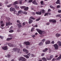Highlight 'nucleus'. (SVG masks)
Instances as JSON below:
<instances>
[{"label": "nucleus", "mask_w": 61, "mask_h": 61, "mask_svg": "<svg viewBox=\"0 0 61 61\" xmlns=\"http://www.w3.org/2000/svg\"><path fill=\"white\" fill-rule=\"evenodd\" d=\"M51 15V13L49 12L46 13L44 15V16H46V15Z\"/></svg>", "instance_id": "obj_17"}, {"label": "nucleus", "mask_w": 61, "mask_h": 61, "mask_svg": "<svg viewBox=\"0 0 61 61\" xmlns=\"http://www.w3.org/2000/svg\"><path fill=\"white\" fill-rule=\"evenodd\" d=\"M12 38H8L6 40L7 41H9V40H12Z\"/></svg>", "instance_id": "obj_26"}, {"label": "nucleus", "mask_w": 61, "mask_h": 61, "mask_svg": "<svg viewBox=\"0 0 61 61\" xmlns=\"http://www.w3.org/2000/svg\"><path fill=\"white\" fill-rule=\"evenodd\" d=\"M47 50H48V49L46 48L45 49V50H43V51L45 52H46V51H47Z\"/></svg>", "instance_id": "obj_30"}, {"label": "nucleus", "mask_w": 61, "mask_h": 61, "mask_svg": "<svg viewBox=\"0 0 61 61\" xmlns=\"http://www.w3.org/2000/svg\"><path fill=\"white\" fill-rule=\"evenodd\" d=\"M40 19V18L38 19H36V21H39V20Z\"/></svg>", "instance_id": "obj_51"}, {"label": "nucleus", "mask_w": 61, "mask_h": 61, "mask_svg": "<svg viewBox=\"0 0 61 61\" xmlns=\"http://www.w3.org/2000/svg\"><path fill=\"white\" fill-rule=\"evenodd\" d=\"M12 25V23H11L10 22L6 23V25L7 26H8V25Z\"/></svg>", "instance_id": "obj_12"}, {"label": "nucleus", "mask_w": 61, "mask_h": 61, "mask_svg": "<svg viewBox=\"0 0 61 61\" xmlns=\"http://www.w3.org/2000/svg\"><path fill=\"white\" fill-rule=\"evenodd\" d=\"M18 14H17V15H19L20 14H21L23 13V11L22 10H20L18 12Z\"/></svg>", "instance_id": "obj_9"}, {"label": "nucleus", "mask_w": 61, "mask_h": 61, "mask_svg": "<svg viewBox=\"0 0 61 61\" xmlns=\"http://www.w3.org/2000/svg\"><path fill=\"white\" fill-rule=\"evenodd\" d=\"M32 1H33V0H30L29 1V3H31L32 2Z\"/></svg>", "instance_id": "obj_56"}, {"label": "nucleus", "mask_w": 61, "mask_h": 61, "mask_svg": "<svg viewBox=\"0 0 61 61\" xmlns=\"http://www.w3.org/2000/svg\"><path fill=\"white\" fill-rule=\"evenodd\" d=\"M28 7H26L25 6V7H24V10L25 11H27V10H28Z\"/></svg>", "instance_id": "obj_21"}, {"label": "nucleus", "mask_w": 61, "mask_h": 61, "mask_svg": "<svg viewBox=\"0 0 61 61\" xmlns=\"http://www.w3.org/2000/svg\"><path fill=\"white\" fill-rule=\"evenodd\" d=\"M22 0H20L19 3L20 4H22Z\"/></svg>", "instance_id": "obj_44"}, {"label": "nucleus", "mask_w": 61, "mask_h": 61, "mask_svg": "<svg viewBox=\"0 0 61 61\" xmlns=\"http://www.w3.org/2000/svg\"><path fill=\"white\" fill-rule=\"evenodd\" d=\"M25 25V22H23L22 24V25L23 26H24V25Z\"/></svg>", "instance_id": "obj_49"}, {"label": "nucleus", "mask_w": 61, "mask_h": 61, "mask_svg": "<svg viewBox=\"0 0 61 61\" xmlns=\"http://www.w3.org/2000/svg\"><path fill=\"white\" fill-rule=\"evenodd\" d=\"M53 46L55 47V49H57L58 48V45L57 44H55L53 45Z\"/></svg>", "instance_id": "obj_5"}, {"label": "nucleus", "mask_w": 61, "mask_h": 61, "mask_svg": "<svg viewBox=\"0 0 61 61\" xmlns=\"http://www.w3.org/2000/svg\"><path fill=\"white\" fill-rule=\"evenodd\" d=\"M55 60H56L55 59V58H53V59H52V61H55Z\"/></svg>", "instance_id": "obj_61"}, {"label": "nucleus", "mask_w": 61, "mask_h": 61, "mask_svg": "<svg viewBox=\"0 0 61 61\" xmlns=\"http://www.w3.org/2000/svg\"><path fill=\"white\" fill-rule=\"evenodd\" d=\"M51 44H54V43H55V42L54 41H52L51 42Z\"/></svg>", "instance_id": "obj_52"}, {"label": "nucleus", "mask_w": 61, "mask_h": 61, "mask_svg": "<svg viewBox=\"0 0 61 61\" xmlns=\"http://www.w3.org/2000/svg\"><path fill=\"white\" fill-rule=\"evenodd\" d=\"M32 3L34 5H38V4L36 3V0H34V1L32 2Z\"/></svg>", "instance_id": "obj_15"}, {"label": "nucleus", "mask_w": 61, "mask_h": 61, "mask_svg": "<svg viewBox=\"0 0 61 61\" xmlns=\"http://www.w3.org/2000/svg\"><path fill=\"white\" fill-rule=\"evenodd\" d=\"M50 24V23H48L46 24V25H49Z\"/></svg>", "instance_id": "obj_62"}, {"label": "nucleus", "mask_w": 61, "mask_h": 61, "mask_svg": "<svg viewBox=\"0 0 61 61\" xmlns=\"http://www.w3.org/2000/svg\"><path fill=\"white\" fill-rule=\"evenodd\" d=\"M61 59V55H60V56L59 57L55 59V60H60Z\"/></svg>", "instance_id": "obj_10"}, {"label": "nucleus", "mask_w": 61, "mask_h": 61, "mask_svg": "<svg viewBox=\"0 0 61 61\" xmlns=\"http://www.w3.org/2000/svg\"><path fill=\"white\" fill-rule=\"evenodd\" d=\"M5 26V24H2L1 25V26L2 27H3V26Z\"/></svg>", "instance_id": "obj_45"}, {"label": "nucleus", "mask_w": 61, "mask_h": 61, "mask_svg": "<svg viewBox=\"0 0 61 61\" xmlns=\"http://www.w3.org/2000/svg\"><path fill=\"white\" fill-rule=\"evenodd\" d=\"M24 23H25V24H28V23L27 22H26V21L25 22H24Z\"/></svg>", "instance_id": "obj_63"}, {"label": "nucleus", "mask_w": 61, "mask_h": 61, "mask_svg": "<svg viewBox=\"0 0 61 61\" xmlns=\"http://www.w3.org/2000/svg\"><path fill=\"white\" fill-rule=\"evenodd\" d=\"M25 7V6H22L20 7V8L21 9H23V8L24 9Z\"/></svg>", "instance_id": "obj_38"}, {"label": "nucleus", "mask_w": 61, "mask_h": 61, "mask_svg": "<svg viewBox=\"0 0 61 61\" xmlns=\"http://www.w3.org/2000/svg\"><path fill=\"white\" fill-rule=\"evenodd\" d=\"M34 30V28H32L31 29V32H32Z\"/></svg>", "instance_id": "obj_57"}, {"label": "nucleus", "mask_w": 61, "mask_h": 61, "mask_svg": "<svg viewBox=\"0 0 61 61\" xmlns=\"http://www.w3.org/2000/svg\"><path fill=\"white\" fill-rule=\"evenodd\" d=\"M13 27L12 26H11L10 28V29H9V30H10L11 29H13Z\"/></svg>", "instance_id": "obj_50"}, {"label": "nucleus", "mask_w": 61, "mask_h": 61, "mask_svg": "<svg viewBox=\"0 0 61 61\" xmlns=\"http://www.w3.org/2000/svg\"><path fill=\"white\" fill-rule=\"evenodd\" d=\"M18 1H16L14 2V5H15V4H18Z\"/></svg>", "instance_id": "obj_35"}, {"label": "nucleus", "mask_w": 61, "mask_h": 61, "mask_svg": "<svg viewBox=\"0 0 61 61\" xmlns=\"http://www.w3.org/2000/svg\"><path fill=\"white\" fill-rule=\"evenodd\" d=\"M50 41H47L45 42V44L46 45H47V44H49L50 43Z\"/></svg>", "instance_id": "obj_14"}, {"label": "nucleus", "mask_w": 61, "mask_h": 61, "mask_svg": "<svg viewBox=\"0 0 61 61\" xmlns=\"http://www.w3.org/2000/svg\"><path fill=\"white\" fill-rule=\"evenodd\" d=\"M17 25L19 27H22V25H20L19 24H17Z\"/></svg>", "instance_id": "obj_31"}, {"label": "nucleus", "mask_w": 61, "mask_h": 61, "mask_svg": "<svg viewBox=\"0 0 61 61\" xmlns=\"http://www.w3.org/2000/svg\"><path fill=\"white\" fill-rule=\"evenodd\" d=\"M57 44L61 47V42L60 41H58V42Z\"/></svg>", "instance_id": "obj_22"}, {"label": "nucleus", "mask_w": 61, "mask_h": 61, "mask_svg": "<svg viewBox=\"0 0 61 61\" xmlns=\"http://www.w3.org/2000/svg\"><path fill=\"white\" fill-rule=\"evenodd\" d=\"M21 60L22 61H25L26 60V59L25 58L23 57H20V58L19 59V61H21Z\"/></svg>", "instance_id": "obj_1"}, {"label": "nucleus", "mask_w": 61, "mask_h": 61, "mask_svg": "<svg viewBox=\"0 0 61 61\" xmlns=\"http://www.w3.org/2000/svg\"><path fill=\"white\" fill-rule=\"evenodd\" d=\"M8 36L9 37H12V34H10Z\"/></svg>", "instance_id": "obj_48"}, {"label": "nucleus", "mask_w": 61, "mask_h": 61, "mask_svg": "<svg viewBox=\"0 0 61 61\" xmlns=\"http://www.w3.org/2000/svg\"><path fill=\"white\" fill-rule=\"evenodd\" d=\"M56 17H60V18H61V15H56Z\"/></svg>", "instance_id": "obj_29"}, {"label": "nucleus", "mask_w": 61, "mask_h": 61, "mask_svg": "<svg viewBox=\"0 0 61 61\" xmlns=\"http://www.w3.org/2000/svg\"><path fill=\"white\" fill-rule=\"evenodd\" d=\"M42 42H43V43H44V42H45V39H44L43 40H42Z\"/></svg>", "instance_id": "obj_58"}, {"label": "nucleus", "mask_w": 61, "mask_h": 61, "mask_svg": "<svg viewBox=\"0 0 61 61\" xmlns=\"http://www.w3.org/2000/svg\"><path fill=\"white\" fill-rule=\"evenodd\" d=\"M51 9H49L48 10V12H50L51 11Z\"/></svg>", "instance_id": "obj_60"}, {"label": "nucleus", "mask_w": 61, "mask_h": 61, "mask_svg": "<svg viewBox=\"0 0 61 61\" xmlns=\"http://www.w3.org/2000/svg\"><path fill=\"white\" fill-rule=\"evenodd\" d=\"M23 52H25L26 54H27V53H29L28 50L25 49H23Z\"/></svg>", "instance_id": "obj_8"}, {"label": "nucleus", "mask_w": 61, "mask_h": 61, "mask_svg": "<svg viewBox=\"0 0 61 61\" xmlns=\"http://www.w3.org/2000/svg\"><path fill=\"white\" fill-rule=\"evenodd\" d=\"M24 56L26 58H29V57L27 55H24Z\"/></svg>", "instance_id": "obj_28"}, {"label": "nucleus", "mask_w": 61, "mask_h": 61, "mask_svg": "<svg viewBox=\"0 0 61 61\" xmlns=\"http://www.w3.org/2000/svg\"><path fill=\"white\" fill-rule=\"evenodd\" d=\"M44 53H43L42 54H41V56H44Z\"/></svg>", "instance_id": "obj_64"}, {"label": "nucleus", "mask_w": 61, "mask_h": 61, "mask_svg": "<svg viewBox=\"0 0 61 61\" xmlns=\"http://www.w3.org/2000/svg\"><path fill=\"white\" fill-rule=\"evenodd\" d=\"M56 20H54L53 19V20L52 21V23H56Z\"/></svg>", "instance_id": "obj_41"}, {"label": "nucleus", "mask_w": 61, "mask_h": 61, "mask_svg": "<svg viewBox=\"0 0 61 61\" xmlns=\"http://www.w3.org/2000/svg\"><path fill=\"white\" fill-rule=\"evenodd\" d=\"M50 7L51 8H52L53 9H55V8H54L53 6H52V5H50Z\"/></svg>", "instance_id": "obj_36"}, {"label": "nucleus", "mask_w": 61, "mask_h": 61, "mask_svg": "<svg viewBox=\"0 0 61 61\" xmlns=\"http://www.w3.org/2000/svg\"><path fill=\"white\" fill-rule=\"evenodd\" d=\"M31 56H32V57H35V56L34 55V54H31Z\"/></svg>", "instance_id": "obj_46"}, {"label": "nucleus", "mask_w": 61, "mask_h": 61, "mask_svg": "<svg viewBox=\"0 0 61 61\" xmlns=\"http://www.w3.org/2000/svg\"><path fill=\"white\" fill-rule=\"evenodd\" d=\"M53 19L50 20L49 22H53Z\"/></svg>", "instance_id": "obj_39"}, {"label": "nucleus", "mask_w": 61, "mask_h": 61, "mask_svg": "<svg viewBox=\"0 0 61 61\" xmlns=\"http://www.w3.org/2000/svg\"><path fill=\"white\" fill-rule=\"evenodd\" d=\"M36 15H41L42 14V12H36Z\"/></svg>", "instance_id": "obj_16"}, {"label": "nucleus", "mask_w": 61, "mask_h": 61, "mask_svg": "<svg viewBox=\"0 0 61 61\" xmlns=\"http://www.w3.org/2000/svg\"><path fill=\"white\" fill-rule=\"evenodd\" d=\"M24 45H26L27 46H29L30 44V43L28 42H24Z\"/></svg>", "instance_id": "obj_6"}, {"label": "nucleus", "mask_w": 61, "mask_h": 61, "mask_svg": "<svg viewBox=\"0 0 61 61\" xmlns=\"http://www.w3.org/2000/svg\"><path fill=\"white\" fill-rule=\"evenodd\" d=\"M57 8H59L60 7V5H58L57 6Z\"/></svg>", "instance_id": "obj_47"}, {"label": "nucleus", "mask_w": 61, "mask_h": 61, "mask_svg": "<svg viewBox=\"0 0 61 61\" xmlns=\"http://www.w3.org/2000/svg\"><path fill=\"white\" fill-rule=\"evenodd\" d=\"M11 5H12L11 4H10V5H7V7H10V6H11Z\"/></svg>", "instance_id": "obj_42"}, {"label": "nucleus", "mask_w": 61, "mask_h": 61, "mask_svg": "<svg viewBox=\"0 0 61 61\" xmlns=\"http://www.w3.org/2000/svg\"><path fill=\"white\" fill-rule=\"evenodd\" d=\"M10 11H14L15 12V9L13 8V7H11L10 8Z\"/></svg>", "instance_id": "obj_7"}, {"label": "nucleus", "mask_w": 61, "mask_h": 61, "mask_svg": "<svg viewBox=\"0 0 61 61\" xmlns=\"http://www.w3.org/2000/svg\"><path fill=\"white\" fill-rule=\"evenodd\" d=\"M56 36L57 37H59V36H61V35L60 34L57 33L56 34Z\"/></svg>", "instance_id": "obj_11"}, {"label": "nucleus", "mask_w": 61, "mask_h": 61, "mask_svg": "<svg viewBox=\"0 0 61 61\" xmlns=\"http://www.w3.org/2000/svg\"><path fill=\"white\" fill-rule=\"evenodd\" d=\"M13 51H14L15 52H16L18 49H17V48H13Z\"/></svg>", "instance_id": "obj_20"}, {"label": "nucleus", "mask_w": 61, "mask_h": 61, "mask_svg": "<svg viewBox=\"0 0 61 61\" xmlns=\"http://www.w3.org/2000/svg\"><path fill=\"white\" fill-rule=\"evenodd\" d=\"M8 45L9 46H10V47L14 46V45H11V43L9 44Z\"/></svg>", "instance_id": "obj_24"}, {"label": "nucleus", "mask_w": 61, "mask_h": 61, "mask_svg": "<svg viewBox=\"0 0 61 61\" xmlns=\"http://www.w3.org/2000/svg\"><path fill=\"white\" fill-rule=\"evenodd\" d=\"M30 19H32V20H35V19L32 16H31L30 17Z\"/></svg>", "instance_id": "obj_32"}, {"label": "nucleus", "mask_w": 61, "mask_h": 61, "mask_svg": "<svg viewBox=\"0 0 61 61\" xmlns=\"http://www.w3.org/2000/svg\"><path fill=\"white\" fill-rule=\"evenodd\" d=\"M24 14L25 15H26L27 13H26V11H25L24 12Z\"/></svg>", "instance_id": "obj_54"}, {"label": "nucleus", "mask_w": 61, "mask_h": 61, "mask_svg": "<svg viewBox=\"0 0 61 61\" xmlns=\"http://www.w3.org/2000/svg\"><path fill=\"white\" fill-rule=\"evenodd\" d=\"M60 0H57V1L56 2V3L57 4H59V5H60Z\"/></svg>", "instance_id": "obj_18"}, {"label": "nucleus", "mask_w": 61, "mask_h": 61, "mask_svg": "<svg viewBox=\"0 0 61 61\" xmlns=\"http://www.w3.org/2000/svg\"><path fill=\"white\" fill-rule=\"evenodd\" d=\"M27 55H28V56H31V54H30V53H29L27 54Z\"/></svg>", "instance_id": "obj_53"}, {"label": "nucleus", "mask_w": 61, "mask_h": 61, "mask_svg": "<svg viewBox=\"0 0 61 61\" xmlns=\"http://www.w3.org/2000/svg\"><path fill=\"white\" fill-rule=\"evenodd\" d=\"M43 61H46V59L45 58H43L42 59Z\"/></svg>", "instance_id": "obj_33"}, {"label": "nucleus", "mask_w": 61, "mask_h": 61, "mask_svg": "<svg viewBox=\"0 0 61 61\" xmlns=\"http://www.w3.org/2000/svg\"><path fill=\"white\" fill-rule=\"evenodd\" d=\"M33 22V21L32 20L30 19L29 20V24H31L32 22Z\"/></svg>", "instance_id": "obj_13"}, {"label": "nucleus", "mask_w": 61, "mask_h": 61, "mask_svg": "<svg viewBox=\"0 0 61 61\" xmlns=\"http://www.w3.org/2000/svg\"><path fill=\"white\" fill-rule=\"evenodd\" d=\"M36 30L38 32L39 34H41V35H42L43 34V31L40 30H39L38 29H37Z\"/></svg>", "instance_id": "obj_2"}, {"label": "nucleus", "mask_w": 61, "mask_h": 61, "mask_svg": "<svg viewBox=\"0 0 61 61\" xmlns=\"http://www.w3.org/2000/svg\"><path fill=\"white\" fill-rule=\"evenodd\" d=\"M2 48L3 50H7V49H8V47L7 46H4L2 47Z\"/></svg>", "instance_id": "obj_3"}, {"label": "nucleus", "mask_w": 61, "mask_h": 61, "mask_svg": "<svg viewBox=\"0 0 61 61\" xmlns=\"http://www.w3.org/2000/svg\"><path fill=\"white\" fill-rule=\"evenodd\" d=\"M39 46H41V45H43V43L42 42H40L39 44Z\"/></svg>", "instance_id": "obj_34"}, {"label": "nucleus", "mask_w": 61, "mask_h": 61, "mask_svg": "<svg viewBox=\"0 0 61 61\" xmlns=\"http://www.w3.org/2000/svg\"><path fill=\"white\" fill-rule=\"evenodd\" d=\"M15 8L17 9V8H19V7H18V6H17L16 5H15Z\"/></svg>", "instance_id": "obj_40"}, {"label": "nucleus", "mask_w": 61, "mask_h": 61, "mask_svg": "<svg viewBox=\"0 0 61 61\" xmlns=\"http://www.w3.org/2000/svg\"><path fill=\"white\" fill-rule=\"evenodd\" d=\"M53 57V55H51L50 57V58H49V57H46V58L47 60H51V59Z\"/></svg>", "instance_id": "obj_4"}, {"label": "nucleus", "mask_w": 61, "mask_h": 61, "mask_svg": "<svg viewBox=\"0 0 61 61\" xmlns=\"http://www.w3.org/2000/svg\"><path fill=\"white\" fill-rule=\"evenodd\" d=\"M43 3H44V1H41V5H43Z\"/></svg>", "instance_id": "obj_43"}, {"label": "nucleus", "mask_w": 61, "mask_h": 61, "mask_svg": "<svg viewBox=\"0 0 61 61\" xmlns=\"http://www.w3.org/2000/svg\"><path fill=\"white\" fill-rule=\"evenodd\" d=\"M58 12L59 13H61V10H58Z\"/></svg>", "instance_id": "obj_55"}, {"label": "nucleus", "mask_w": 61, "mask_h": 61, "mask_svg": "<svg viewBox=\"0 0 61 61\" xmlns=\"http://www.w3.org/2000/svg\"><path fill=\"white\" fill-rule=\"evenodd\" d=\"M17 22L18 23H19V24L21 25V23H20V21L19 20H17Z\"/></svg>", "instance_id": "obj_27"}, {"label": "nucleus", "mask_w": 61, "mask_h": 61, "mask_svg": "<svg viewBox=\"0 0 61 61\" xmlns=\"http://www.w3.org/2000/svg\"><path fill=\"white\" fill-rule=\"evenodd\" d=\"M14 30H10L9 31V33H13V32H14Z\"/></svg>", "instance_id": "obj_25"}, {"label": "nucleus", "mask_w": 61, "mask_h": 61, "mask_svg": "<svg viewBox=\"0 0 61 61\" xmlns=\"http://www.w3.org/2000/svg\"><path fill=\"white\" fill-rule=\"evenodd\" d=\"M22 51H20V49H18L17 50V52L18 53H22Z\"/></svg>", "instance_id": "obj_19"}, {"label": "nucleus", "mask_w": 61, "mask_h": 61, "mask_svg": "<svg viewBox=\"0 0 61 61\" xmlns=\"http://www.w3.org/2000/svg\"><path fill=\"white\" fill-rule=\"evenodd\" d=\"M10 55H8L7 56H6V57H10Z\"/></svg>", "instance_id": "obj_37"}, {"label": "nucleus", "mask_w": 61, "mask_h": 61, "mask_svg": "<svg viewBox=\"0 0 61 61\" xmlns=\"http://www.w3.org/2000/svg\"><path fill=\"white\" fill-rule=\"evenodd\" d=\"M41 12L42 14H45V12H46V10L44 9H43L41 10Z\"/></svg>", "instance_id": "obj_23"}, {"label": "nucleus", "mask_w": 61, "mask_h": 61, "mask_svg": "<svg viewBox=\"0 0 61 61\" xmlns=\"http://www.w3.org/2000/svg\"><path fill=\"white\" fill-rule=\"evenodd\" d=\"M35 37L36 36H35V35H34L33 36H32V37L34 38H35Z\"/></svg>", "instance_id": "obj_59"}]
</instances>
